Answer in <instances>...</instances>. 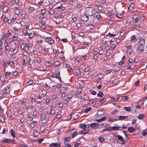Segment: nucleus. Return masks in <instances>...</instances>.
<instances>
[{"label":"nucleus","mask_w":147,"mask_h":147,"mask_svg":"<svg viewBox=\"0 0 147 147\" xmlns=\"http://www.w3.org/2000/svg\"><path fill=\"white\" fill-rule=\"evenodd\" d=\"M116 16L118 18H122L123 17V16L122 14H117L116 15Z\"/></svg>","instance_id":"052dcab7"},{"label":"nucleus","mask_w":147,"mask_h":147,"mask_svg":"<svg viewBox=\"0 0 147 147\" xmlns=\"http://www.w3.org/2000/svg\"><path fill=\"white\" fill-rule=\"evenodd\" d=\"M125 31L124 30H121L120 32V36H123L124 35V34H125Z\"/></svg>","instance_id":"09e8293b"},{"label":"nucleus","mask_w":147,"mask_h":147,"mask_svg":"<svg viewBox=\"0 0 147 147\" xmlns=\"http://www.w3.org/2000/svg\"><path fill=\"white\" fill-rule=\"evenodd\" d=\"M0 120L2 122H4L5 121V119L4 117L1 115H0Z\"/></svg>","instance_id":"3c124183"},{"label":"nucleus","mask_w":147,"mask_h":147,"mask_svg":"<svg viewBox=\"0 0 147 147\" xmlns=\"http://www.w3.org/2000/svg\"><path fill=\"white\" fill-rule=\"evenodd\" d=\"M8 65L11 66V67H12L14 65V63L13 61H11L8 63Z\"/></svg>","instance_id":"37998d69"},{"label":"nucleus","mask_w":147,"mask_h":147,"mask_svg":"<svg viewBox=\"0 0 147 147\" xmlns=\"http://www.w3.org/2000/svg\"><path fill=\"white\" fill-rule=\"evenodd\" d=\"M59 64V61H57L55 62L53 64L54 65H55L56 66H57Z\"/></svg>","instance_id":"bf43d9fd"},{"label":"nucleus","mask_w":147,"mask_h":147,"mask_svg":"<svg viewBox=\"0 0 147 147\" xmlns=\"http://www.w3.org/2000/svg\"><path fill=\"white\" fill-rule=\"evenodd\" d=\"M8 45L9 44L8 42L5 41V49L7 51L9 52L11 50V48Z\"/></svg>","instance_id":"423d86ee"},{"label":"nucleus","mask_w":147,"mask_h":147,"mask_svg":"<svg viewBox=\"0 0 147 147\" xmlns=\"http://www.w3.org/2000/svg\"><path fill=\"white\" fill-rule=\"evenodd\" d=\"M83 131L84 134L89 133L90 132L89 131L88 129H86V128L83 129Z\"/></svg>","instance_id":"ea45409f"},{"label":"nucleus","mask_w":147,"mask_h":147,"mask_svg":"<svg viewBox=\"0 0 147 147\" xmlns=\"http://www.w3.org/2000/svg\"><path fill=\"white\" fill-rule=\"evenodd\" d=\"M15 142V141L14 140H11L9 139H4L3 140V142H13L14 143Z\"/></svg>","instance_id":"9b49d317"},{"label":"nucleus","mask_w":147,"mask_h":147,"mask_svg":"<svg viewBox=\"0 0 147 147\" xmlns=\"http://www.w3.org/2000/svg\"><path fill=\"white\" fill-rule=\"evenodd\" d=\"M73 96V94H68L67 96V98L69 99L71 98Z\"/></svg>","instance_id":"4d7b16f0"},{"label":"nucleus","mask_w":147,"mask_h":147,"mask_svg":"<svg viewBox=\"0 0 147 147\" xmlns=\"http://www.w3.org/2000/svg\"><path fill=\"white\" fill-rule=\"evenodd\" d=\"M128 130L129 131L131 132L135 131V129L134 127H130L128 128Z\"/></svg>","instance_id":"b1692460"},{"label":"nucleus","mask_w":147,"mask_h":147,"mask_svg":"<svg viewBox=\"0 0 147 147\" xmlns=\"http://www.w3.org/2000/svg\"><path fill=\"white\" fill-rule=\"evenodd\" d=\"M81 18L83 21L87 22L88 20L89 17L88 15L85 14L81 16Z\"/></svg>","instance_id":"39448f33"},{"label":"nucleus","mask_w":147,"mask_h":147,"mask_svg":"<svg viewBox=\"0 0 147 147\" xmlns=\"http://www.w3.org/2000/svg\"><path fill=\"white\" fill-rule=\"evenodd\" d=\"M135 6V5L134 3H131L130 4L129 6L128 7V8L129 9V10H130V7H131L132 8L131 9H132L134 8V7Z\"/></svg>","instance_id":"a19ab883"},{"label":"nucleus","mask_w":147,"mask_h":147,"mask_svg":"<svg viewBox=\"0 0 147 147\" xmlns=\"http://www.w3.org/2000/svg\"><path fill=\"white\" fill-rule=\"evenodd\" d=\"M95 12L94 8L92 7H88L86 9L85 13L86 14L90 16H92Z\"/></svg>","instance_id":"f03ea898"},{"label":"nucleus","mask_w":147,"mask_h":147,"mask_svg":"<svg viewBox=\"0 0 147 147\" xmlns=\"http://www.w3.org/2000/svg\"><path fill=\"white\" fill-rule=\"evenodd\" d=\"M18 38H13L12 39V41L13 42V43L15 44H16L17 43V40Z\"/></svg>","instance_id":"13d9d810"},{"label":"nucleus","mask_w":147,"mask_h":147,"mask_svg":"<svg viewBox=\"0 0 147 147\" xmlns=\"http://www.w3.org/2000/svg\"><path fill=\"white\" fill-rule=\"evenodd\" d=\"M11 33L8 31L6 34L3 36V38L4 37L5 38H8L9 36H11Z\"/></svg>","instance_id":"2eb2a0df"},{"label":"nucleus","mask_w":147,"mask_h":147,"mask_svg":"<svg viewBox=\"0 0 147 147\" xmlns=\"http://www.w3.org/2000/svg\"><path fill=\"white\" fill-rule=\"evenodd\" d=\"M51 75H50L52 77H55L57 78V79H58L60 82H62L61 81L62 80L60 76V74H51Z\"/></svg>","instance_id":"0eeeda50"},{"label":"nucleus","mask_w":147,"mask_h":147,"mask_svg":"<svg viewBox=\"0 0 147 147\" xmlns=\"http://www.w3.org/2000/svg\"><path fill=\"white\" fill-rule=\"evenodd\" d=\"M128 118V117L127 116H120L118 119V120H123Z\"/></svg>","instance_id":"dca6fc26"},{"label":"nucleus","mask_w":147,"mask_h":147,"mask_svg":"<svg viewBox=\"0 0 147 147\" xmlns=\"http://www.w3.org/2000/svg\"><path fill=\"white\" fill-rule=\"evenodd\" d=\"M90 92L92 95H96V92L92 89L90 90Z\"/></svg>","instance_id":"79ce46f5"},{"label":"nucleus","mask_w":147,"mask_h":147,"mask_svg":"<svg viewBox=\"0 0 147 147\" xmlns=\"http://www.w3.org/2000/svg\"><path fill=\"white\" fill-rule=\"evenodd\" d=\"M52 64V63L51 62L48 61H46L45 63V65L47 67H49L51 66Z\"/></svg>","instance_id":"4be33fe9"},{"label":"nucleus","mask_w":147,"mask_h":147,"mask_svg":"<svg viewBox=\"0 0 147 147\" xmlns=\"http://www.w3.org/2000/svg\"><path fill=\"white\" fill-rule=\"evenodd\" d=\"M14 12L16 14L18 15L20 14L21 12V11L20 9H14Z\"/></svg>","instance_id":"5701e85b"},{"label":"nucleus","mask_w":147,"mask_h":147,"mask_svg":"<svg viewBox=\"0 0 147 147\" xmlns=\"http://www.w3.org/2000/svg\"><path fill=\"white\" fill-rule=\"evenodd\" d=\"M140 81L139 80H138L136 82H135L134 85V86H139Z\"/></svg>","instance_id":"603ef678"},{"label":"nucleus","mask_w":147,"mask_h":147,"mask_svg":"<svg viewBox=\"0 0 147 147\" xmlns=\"http://www.w3.org/2000/svg\"><path fill=\"white\" fill-rule=\"evenodd\" d=\"M106 100H107L105 98H102L100 100L98 104H100V105H102V104L106 101Z\"/></svg>","instance_id":"393cba45"},{"label":"nucleus","mask_w":147,"mask_h":147,"mask_svg":"<svg viewBox=\"0 0 147 147\" xmlns=\"http://www.w3.org/2000/svg\"><path fill=\"white\" fill-rule=\"evenodd\" d=\"M3 41L1 40H0V50H2L3 49Z\"/></svg>","instance_id":"473e14b6"},{"label":"nucleus","mask_w":147,"mask_h":147,"mask_svg":"<svg viewBox=\"0 0 147 147\" xmlns=\"http://www.w3.org/2000/svg\"><path fill=\"white\" fill-rule=\"evenodd\" d=\"M67 89V87H61L60 89V92L61 93H64L65 92Z\"/></svg>","instance_id":"4468645a"},{"label":"nucleus","mask_w":147,"mask_h":147,"mask_svg":"<svg viewBox=\"0 0 147 147\" xmlns=\"http://www.w3.org/2000/svg\"><path fill=\"white\" fill-rule=\"evenodd\" d=\"M42 93L41 94V95H42V96H44L47 93V91L45 90L42 91Z\"/></svg>","instance_id":"c03bdc74"},{"label":"nucleus","mask_w":147,"mask_h":147,"mask_svg":"<svg viewBox=\"0 0 147 147\" xmlns=\"http://www.w3.org/2000/svg\"><path fill=\"white\" fill-rule=\"evenodd\" d=\"M10 132L11 133V136L13 137H16V134L15 132L12 129H11L10 130Z\"/></svg>","instance_id":"c756f323"},{"label":"nucleus","mask_w":147,"mask_h":147,"mask_svg":"<svg viewBox=\"0 0 147 147\" xmlns=\"http://www.w3.org/2000/svg\"><path fill=\"white\" fill-rule=\"evenodd\" d=\"M137 40V39L134 35H133L131 38V42H135Z\"/></svg>","instance_id":"9d476101"},{"label":"nucleus","mask_w":147,"mask_h":147,"mask_svg":"<svg viewBox=\"0 0 147 147\" xmlns=\"http://www.w3.org/2000/svg\"><path fill=\"white\" fill-rule=\"evenodd\" d=\"M40 121L42 123H45L47 121V119L46 118V113L45 112H42L40 114Z\"/></svg>","instance_id":"7ed1b4c3"},{"label":"nucleus","mask_w":147,"mask_h":147,"mask_svg":"<svg viewBox=\"0 0 147 147\" xmlns=\"http://www.w3.org/2000/svg\"><path fill=\"white\" fill-rule=\"evenodd\" d=\"M54 107H53L51 106L50 109V111H51V115H53L55 114V111L54 110Z\"/></svg>","instance_id":"412c9836"},{"label":"nucleus","mask_w":147,"mask_h":147,"mask_svg":"<svg viewBox=\"0 0 147 147\" xmlns=\"http://www.w3.org/2000/svg\"><path fill=\"white\" fill-rule=\"evenodd\" d=\"M90 126L92 128H96L98 127V124L96 123H93L90 124Z\"/></svg>","instance_id":"f3484780"},{"label":"nucleus","mask_w":147,"mask_h":147,"mask_svg":"<svg viewBox=\"0 0 147 147\" xmlns=\"http://www.w3.org/2000/svg\"><path fill=\"white\" fill-rule=\"evenodd\" d=\"M63 64L64 65H65V67L66 68H69L70 69H72V68L71 66L69 64H67L66 63H63Z\"/></svg>","instance_id":"a878e982"},{"label":"nucleus","mask_w":147,"mask_h":147,"mask_svg":"<svg viewBox=\"0 0 147 147\" xmlns=\"http://www.w3.org/2000/svg\"><path fill=\"white\" fill-rule=\"evenodd\" d=\"M61 145L60 143H52L49 145L50 147L55 146V147H60Z\"/></svg>","instance_id":"6e6552de"},{"label":"nucleus","mask_w":147,"mask_h":147,"mask_svg":"<svg viewBox=\"0 0 147 147\" xmlns=\"http://www.w3.org/2000/svg\"><path fill=\"white\" fill-rule=\"evenodd\" d=\"M18 3H16L15 4V9H19V5L17 4Z\"/></svg>","instance_id":"680f3d73"},{"label":"nucleus","mask_w":147,"mask_h":147,"mask_svg":"<svg viewBox=\"0 0 147 147\" xmlns=\"http://www.w3.org/2000/svg\"><path fill=\"white\" fill-rule=\"evenodd\" d=\"M108 120L109 121L111 122H114L118 120V119L115 118H109Z\"/></svg>","instance_id":"aec40b11"},{"label":"nucleus","mask_w":147,"mask_h":147,"mask_svg":"<svg viewBox=\"0 0 147 147\" xmlns=\"http://www.w3.org/2000/svg\"><path fill=\"white\" fill-rule=\"evenodd\" d=\"M131 65L129 63L126 66V68L127 69H130V70H132L133 69V67H131Z\"/></svg>","instance_id":"72a5a7b5"},{"label":"nucleus","mask_w":147,"mask_h":147,"mask_svg":"<svg viewBox=\"0 0 147 147\" xmlns=\"http://www.w3.org/2000/svg\"><path fill=\"white\" fill-rule=\"evenodd\" d=\"M20 47L21 49L24 50V49L26 48L25 44H22V45H21Z\"/></svg>","instance_id":"864d4df0"},{"label":"nucleus","mask_w":147,"mask_h":147,"mask_svg":"<svg viewBox=\"0 0 147 147\" xmlns=\"http://www.w3.org/2000/svg\"><path fill=\"white\" fill-rule=\"evenodd\" d=\"M79 117V116L78 115H76L73 117V118L74 119H76Z\"/></svg>","instance_id":"69168bd1"},{"label":"nucleus","mask_w":147,"mask_h":147,"mask_svg":"<svg viewBox=\"0 0 147 147\" xmlns=\"http://www.w3.org/2000/svg\"><path fill=\"white\" fill-rule=\"evenodd\" d=\"M124 110L128 112H130L131 110V107L129 106L128 107H124Z\"/></svg>","instance_id":"6ab92c4d"},{"label":"nucleus","mask_w":147,"mask_h":147,"mask_svg":"<svg viewBox=\"0 0 147 147\" xmlns=\"http://www.w3.org/2000/svg\"><path fill=\"white\" fill-rule=\"evenodd\" d=\"M117 137L119 140H120L122 142L121 144H123L124 143L123 138L121 136L119 135H117Z\"/></svg>","instance_id":"ddd939ff"},{"label":"nucleus","mask_w":147,"mask_h":147,"mask_svg":"<svg viewBox=\"0 0 147 147\" xmlns=\"http://www.w3.org/2000/svg\"><path fill=\"white\" fill-rule=\"evenodd\" d=\"M20 29V27L18 26H15L14 27L13 29L15 31L17 30H19Z\"/></svg>","instance_id":"0e129e2a"},{"label":"nucleus","mask_w":147,"mask_h":147,"mask_svg":"<svg viewBox=\"0 0 147 147\" xmlns=\"http://www.w3.org/2000/svg\"><path fill=\"white\" fill-rule=\"evenodd\" d=\"M80 126L81 128L84 129L86 128V125L85 124L82 123L80 124Z\"/></svg>","instance_id":"c9c22d12"},{"label":"nucleus","mask_w":147,"mask_h":147,"mask_svg":"<svg viewBox=\"0 0 147 147\" xmlns=\"http://www.w3.org/2000/svg\"><path fill=\"white\" fill-rule=\"evenodd\" d=\"M98 139L99 140V141L100 142H103L105 140L104 138L101 136H100L98 137Z\"/></svg>","instance_id":"7c9ffc66"},{"label":"nucleus","mask_w":147,"mask_h":147,"mask_svg":"<svg viewBox=\"0 0 147 147\" xmlns=\"http://www.w3.org/2000/svg\"><path fill=\"white\" fill-rule=\"evenodd\" d=\"M10 86H6L3 90V93L4 94H8L10 92Z\"/></svg>","instance_id":"20e7f679"},{"label":"nucleus","mask_w":147,"mask_h":147,"mask_svg":"<svg viewBox=\"0 0 147 147\" xmlns=\"http://www.w3.org/2000/svg\"><path fill=\"white\" fill-rule=\"evenodd\" d=\"M57 94H53V95L51 99L52 100H55L56 98L57 97Z\"/></svg>","instance_id":"8fccbe9b"},{"label":"nucleus","mask_w":147,"mask_h":147,"mask_svg":"<svg viewBox=\"0 0 147 147\" xmlns=\"http://www.w3.org/2000/svg\"><path fill=\"white\" fill-rule=\"evenodd\" d=\"M29 10L30 11L32 12L33 11L35 10V9L34 7H29Z\"/></svg>","instance_id":"a18cd8bd"},{"label":"nucleus","mask_w":147,"mask_h":147,"mask_svg":"<svg viewBox=\"0 0 147 147\" xmlns=\"http://www.w3.org/2000/svg\"><path fill=\"white\" fill-rule=\"evenodd\" d=\"M34 60H31L30 58L29 59V64L30 65H32L34 62Z\"/></svg>","instance_id":"e433bc0d"},{"label":"nucleus","mask_w":147,"mask_h":147,"mask_svg":"<svg viewBox=\"0 0 147 147\" xmlns=\"http://www.w3.org/2000/svg\"><path fill=\"white\" fill-rule=\"evenodd\" d=\"M65 144V145L64 147H71V145L69 144L66 143V144Z\"/></svg>","instance_id":"774afa93"},{"label":"nucleus","mask_w":147,"mask_h":147,"mask_svg":"<svg viewBox=\"0 0 147 147\" xmlns=\"http://www.w3.org/2000/svg\"><path fill=\"white\" fill-rule=\"evenodd\" d=\"M145 40L144 39H142L140 40L139 45L137 49V52L138 53H142L144 50Z\"/></svg>","instance_id":"f257e3e1"},{"label":"nucleus","mask_w":147,"mask_h":147,"mask_svg":"<svg viewBox=\"0 0 147 147\" xmlns=\"http://www.w3.org/2000/svg\"><path fill=\"white\" fill-rule=\"evenodd\" d=\"M12 51L13 52L14 54L12 55V56H16V55L18 51L17 50H16L15 49H13Z\"/></svg>","instance_id":"6e6d98bb"},{"label":"nucleus","mask_w":147,"mask_h":147,"mask_svg":"<svg viewBox=\"0 0 147 147\" xmlns=\"http://www.w3.org/2000/svg\"><path fill=\"white\" fill-rule=\"evenodd\" d=\"M144 117V115L142 114L139 115L138 117L139 119L142 120Z\"/></svg>","instance_id":"f704fd0d"},{"label":"nucleus","mask_w":147,"mask_h":147,"mask_svg":"<svg viewBox=\"0 0 147 147\" xmlns=\"http://www.w3.org/2000/svg\"><path fill=\"white\" fill-rule=\"evenodd\" d=\"M142 134L143 136H145L147 134V130H144L142 132Z\"/></svg>","instance_id":"de8ad7c7"},{"label":"nucleus","mask_w":147,"mask_h":147,"mask_svg":"<svg viewBox=\"0 0 147 147\" xmlns=\"http://www.w3.org/2000/svg\"><path fill=\"white\" fill-rule=\"evenodd\" d=\"M46 9H41V14L42 16L44 15L46 13Z\"/></svg>","instance_id":"cd10ccee"},{"label":"nucleus","mask_w":147,"mask_h":147,"mask_svg":"<svg viewBox=\"0 0 147 147\" xmlns=\"http://www.w3.org/2000/svg\"><path fill=\"white\" fill-rule=\"evenodd\" d=\"M26 15V13L25 11H23L21 14V16L22 17V19H25Z\"/></svg>","instance_id":"a211bd4d"},{"label":"nucleus","mask_w":147,"mask_h":147,"mask_svg":"<svg viewBox=\"0 0 147 147\" xmlns=\"http://www.w3.org/2000/svg\"><path fill=\"white\" fill-rule=\"evenodd\" d=\"M78 134L76 132H74L72 135V137L73 138H74L75 137L78 135Z\"/></svg>","instance_id":"5fc2aeb1"},{"label":"nucleus","mask_w":147,"mask_h":147,"mask_svg":"<svg viewBox=\"0 0 147 147\" xmlns=\"http://www.w3.org/2000/svg\"><path fill=\"white\" fill-rule=\"evenodd\" d=\"M97 95L98 96L102 97L103 96V94L101 91H99Z\"/></svg>","instance_id":"c85d7f7f"},{"label":"nucleus","mask_w":147,"mask_h":147,"mask_svg":"<svg viewBox=\"0 0 147 147\" xmlns=\"http://www.w3.org/2000/svg\"><path fill=\"white\" fill-rule=\"evenodd\" d=\"M8 9L9 7L7 6H4L3 8V11H4L5 12H7L8 11Z\"/></svg>","instance_id":"bb28decb"},{"label":"nucleus","mask_w":147,"mask_h":147,"mask_svg":"<svg viewBox=\"0 0 147 147\" xmlns=\"http://www.w3.org/2000/svg\"><path fill=\"white\" fill-rule=\"evenodd\" d=\"M70 142V138L69 137H67L65 139L64 141V143L65 144H66V143H67L68 142Z\"/></svg>","instance_id":"2f4dec72"},{"label":"nucleus","mask_w":147,"mask_h":147,"mask_svg":"<svg viewBox=\"0 0 147 147\" xmlns=\"http://www.w3.org/2000/svg\"><path fill=\"white\" fill-rule=\"evenodd\" d=\"M28 62V59L26 57L24 59L23 61V62L22 64L23 65H24Z\"/></svg>","instance_id":"4c0bfd02"},{"label":"nucleus","mask_w":147,"mask_h":147,"mask_svg":"<svg viewBox=\"0 0 147 147\" xmlns=\"http://www.w3.org/2000/svg\"><path fill=\"white\" fill-rule=\"evenodd\" d=\"M91 109L92 108L90 107L84 110V112L85 113H88L89 111H90Z\"/></svg>","instance_id":"58836bf2"},{"label":"nucleus","mask_w":147,"mask_h":147,"mask_svg":"<svg viewBox=\"0 0 147 147\" xmlns=\"http://www.w3.org/2000/svg\"><path fill=\"white\" fill-rule=\"evenodd\" d=\"M94 14V18L96 19L97 20H99L100 19V14L98 12H95Z\"/></svg>","instance_id":"1a4fd4ad"},{"label":"nucleus","mask_w":147,"mask_h":147,"mask_svg":"<svg viewBox=\"0 0 147 147\" xmlns=\"http://www.w3.org/2000/svg\"><path fill=\"white\" fill-rule=\"evenodd\" d=\"M22 32L24 35V36L26 35L27 34H29L28 32L25 30H23L22 31Z\"/></svg>","instance_id":"338daca9"},{"label":"nucleus","mask_w":147,"mask_h":147,"mask_svg":"<svg viewBox=\"0 0 147 147\" xmlns=\"http://www.w3.org/2000/svg\"><path fill=\"white\" fill-rule=\"evenodd\" d=\"M139 18H136L134 19V21L133 22V23H134L135 24L137 23H138V22L139 21Z\"/></svg>","instance_id":"49530a36"},{"label":"nucleus","mask_w":147,"mask_h":147,"mask_svg":"<svg viewBox=\"0 0 147 147\" xmlns=\"http://www.w3.org/2000/svg\"><path fill=\"white\" fill-rule=\"evenodd\" d=\"M121 127L120 126H113V127L109 126V128H111V131L112 130H119V128Z\"/></svg>","instance_id":"f8f14e48"},{"label":"nucleus","mask_w":147,"mask_h":147,"mask_svg":"<svg viewBox=\"0 0 147 147\" xmlns=\"http://www.w3.org/2000/svg\"><path fill=\"white\" fill-rule=\"evenodd\" d=\"M38 112L36 110H34L33 113V115H35V116H36L38 114Z\"/></svg>","instance_id":"e2e57ef3"}]
</instances>
